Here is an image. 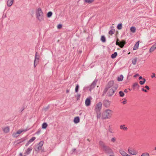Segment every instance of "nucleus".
Wrapping results in <instances>:
<instances>
[{"instance_id":"nucleus-1","label":"nucleus","mask_w":156,"mask_h":156,"mask_svg":"<svg viewBox=\"0 0 156 156\" xmlns=\"http://www.w3.org/2000/svg\"><path fill=\"white\" fill-rule=\"evenodd\" d=\"M113 81H111L108 84L107 90H108V94L109 96L113 95L117 89V87L113 86Z\"/></svg>"},{"instance_id":"nucleus-2","label":"nucleus","mask_w":156,"mask_h":156,"mask_svg":"<svg viewBox=\"0 0 156 156\" xmlns=\"http://www.w3.org/2000/svg\"><path fill=\"white\" fill-rule=\"evenodd\" d=\"M113 111L109 109L105 110L102 113V119H110L113 114Z\"/></svg>"},{"instance_id":"nucleus-3","label":"nucleus","mask_w":156,"mask_h":156,"mask_svg":"<svg viewBox=\"0 0 156 156\" xmlns=\"http://www.w3.org/2000/svg\"><path fill=\"white\" fill-rule=\"evenodd\" d=\"M36 16L37 19L40 22L44 21V13L41 8H38L36 10Z\"/></svg>"},{"instance_id":"nucleus-4","label":"nucleus","mask_w":156,"mask_h":156,"mask_svg":"<svg viewBox=\"0 0 156 156\" xmlns=\"http://www.w3.org/2000/svg\"><path fill=\"white\" fill-rule=\"evenodd\" d=\"M102 149L107 153H110L112 152V150L111 149L107 146L103 144H101Z\"/></svg>"},{"instance_id":"nucleus-5","label":"nucleus","mask_w":156,"mask_h":156,"mask_svg":"<svg viewBox=\"0 0 156 156\" xmlns=\"http://www.w3.org/2000/svg\"><path fill=\"white\" fill-rule=\"evenodd\" d=\"M44 142L42 141L40 142L37 148H34V150L36 154L39 151L42 150V146Z\"/></svg>"},{"instance_id":"nucleus-6","label":"nucleus","mask_w":156,"mask_h":156,"mask_svg":"<svg viewBox=\"0 0 156 156\" xmlns=\"http://www.w3.org/2000/svg\"><path fill=\"white\" fill-rule=\"evenodd\" d=\"M128 151L129 154L132 155H136L138 153L137 151H136L135 149L130 148L128 149Z\"/></svg>"},{"instance_id":"nucleus-7","label":"nucleus","mask_w":156,"mask_h":156,"mask_svg":"<svg viewBox=\"0 0 156 156\" xmlns=\"http://www.w3.org/2000/svg\"><path fill=\"white\" fill-rule=\"evenodd\" d=\"M102 106V103L99 102L97 103L95 107V111H100Z\"/></svg>"},{"instance_id":"nucleus-8","label":"nucleus","mask_w":156,"mask_h":156,"mask_svg":"<svg viewBox=\"0 0 156 156\" xmlns=\"http://www.w3.org/2000/svg\"><path fill=\"white\" fill-rule=\"evenodd\" d=\"M26 131V130L23 129H21L18 130L16 133H14L13 135L14 136H19V134H21L23 132L24 133Z\"/></svg>"},{"instance_id":"nucleus-9","label":"nucleus","mask_w":156,"mask_h":156,"mask_svg":"<svg viewBox=\"0 0 156 156\" xmlns=\"http://www.w3.org/2000/svg\"><path fill=\"white\" fill-rule=\"evenodd\" d=\"M119 128L121 130L127 131L128 129V128L125 125L122 124L120 126Z\"/></svg>"},{"instance_id":"nucleus-10","label":"nucleus","mask_w":156,"mask_h":156,"mask_svg":"<svg viewBox=\"0 0 156 156\" xmlns=\"http://www.w3.org/2000/svg\"><path fill=\"white\" fill-rule=\"evenodd\" d=\"M33 148L31 147H29L26 150H25V154H26L27 156V155L29 154L31 151H32Z\"/></svg>"},{"instance_id":"nucleus-11","label":"nucleus","mask_w":156,"mask_h":156,"mask_svg":"<svg viewBox=\"0 0 156 156\" xmlns=\"http://www.w3.org/2000/svg\"><path fill=\"white\" fill-rule=\"evenodd\" d=\"M97 82V80H94L92 83L91 85L90 86V91H91V90L95 87Z\"/></svg>"},{"instance_id":"nucleus-12","label":"nucleus","mask_w":156,"mask_h":156,"mask_svg":"<svg viewBox=\"0 0 156 156\" xmlns=\"http://www.w3.org/2000/svg\"><path fill=\"white\" fill-rule=\"evenodd\" d=\"M97 82V80H94L92 83L91 85L90 86V91H91V90L95 87Z\"/></svg>"},{"instance_id":"nucleus-13","label":"nucleus","mask_w":156,"mask_h":156,"mask_svg":"<svg viewBox=\"0 0 156 156\" xmlns=\"http://www.w3.org/2000/svg\"><path fill=\"white\" fill-rule=\"evenodd\" d=\"M85 105L87 106H89L90 104V99L89 98H87L85 101Z\"/></svg>"},{"instance_id":"nucleus-14","label":"nucleus","mask_w":156,"mask_h":156,"mask_svg":"<svg viewBox=\"0 0 156 156\" xmlns=\"http://www.w3.org/2000/svg\"><path fill=\"white\" fill-rule=\"evenodd\" d=\"M110 105V102L109 101L105 100L104 101V105L106 108L108 107Z\"/></svg>"},{"instance_id":"nucleus-15","label":"nucleus","mask_w":156,"mask_h":156,"mask_svg":"<svg viewBox=\"0 0 156 156\" xmlns=\"http://www.w3.org/2000/svg\"><path fill=\"white\" fill-rule=\"evenodd\" d=\"M156 49V44H154L151 48L149 50V52H153Z\"/></svg>"},{"instance_id":"nucleus-16","label":"nucleus","mask_w":156,"mask_h":156,"mask_svg":"<svg viewBox=\"0 0 156 156\" xmlns=\"http://www.w3.org/2000/svg\"><path fill=\"white\" fill-rule=\"evenodd\" d=\"M4 132L5 133H7L9 131V126H6L4 127L2 129Z\"/></svg>"},{"instance_id":"nucleus-17","label":"nucleus","mask_w":156,"mask_h":156,"mask_svg":"<svg viewBox=\"0 0 156 156\" xmlns=\"http://www.w3.org/2000/svg\"><path fill=\"white\" fill-rule=\"evenodd\" d=\"M14 0H8L7 2V5L8 6L10 7L13 4Z\"/></svg>"},{"instance_id":"nucleus-18","label":"nucleus","mask_w":156,"mask_h":156,"mask_svg":"<svg viewBox=\"0 0 156 156\" xmlns=\"http://www.w3.org/2000/svg\"><path fill=\"white\" fill-rule=\"evenodd\" d=\"M35 139V137H33L32 138H31L28 141V142L26 144V146H28L31 142H33Z\"/></svg>"},{"instance_id":"nucleus-19","label":"nucleus","mask_w":156,"mask_h":156,"mask_svg":"<svg viewBox=\"0 0 156 156\" xmlns=\"http://www.w3.org/2000/svg\"><path fill=\"white\" fill-rule=\"evenodd\" d=\"M139 41H137L135 44L133 48V50H136L138 49L139 45Z\"/></svg>"},{"instance_id":"nucleus-20","label":"nucleus","mask_w":156,"mask_h":156,"mask_svg":"<svg viewBox=\"0 0 156 156\" xmlns=\"http://www.w3.org/2000/svg\"><path fill=\"white\" fill-rule=\"evenodd\" d=\"M37 52L36 53V55H35V59L34 61V67H36V65H35V62H38V60H39V58L38 57H37Z\"/></svg>"},{"instance_id":"nucleus-21","label":"nucleus","mask_w":156,"mask_h":156,"mask_svg":"<svg viewBox=\"0 0 156 156\" xmlns=\"http://www.w3.org/2000/svg\"><path fill=\"white\" fill-rule=\"evenodd\" d=\"M80 122V118L78 117H77L74 119V122L75 123H77Z\"/></svg>"},{"instance_id":"nucleus-22","label":"nucleus","mask_w":156,"mask_h":156,"mask_svg":"<svg viewBox=\"0 0 156 156\" xmlns=\"http://www.w3.org/2000/svg\"><path fill=\"white\" fill-rule=\"evenodd\" d=\"M136 30V29L135 27H132L130 28V30L131 32L133 33H134L135 32Z\"/></svg>"},{"instance_id":"nucleus-23","label":"nucleus","mask_w":156,"mask_h":156,"mask_svg":"<svg viewBox=\"0 0 156 156\" xmlns=\"http://www.w3.org/2000/svg\"><path fill=\"white\" fill-rule=\"evenodd\" d=\"M123 78V76L122 75H121L120 76H119L117 77V80L119 81H122Z\"/></svg>"},{"instance_id":"nucleus-24","label":"nucleus","mask_w":156,"mask_h":156,"mask_svg":"<svg viewBox=\"0 0 156 156\" xmlns=\"http://www.w3.org/2000/svg\"><path fill=\"white\" fill-rule=\"evenodd\" d=\"M95 0H84L85 3L88 4H91L94 2Z\"/></svg>"},{"instance_id":"nucleus-25","label":"nucleus","mask_w":156,"mask_h":156,"mask_svg":"<svg viewBox=\"0 0 156 156\" xmlns=\"http://www.w3.org/2000/svg\"><path fill=\"white\" fill-rule=\"evenodd\" d=\"M97 113V117L98 119H100L101 116V113L100 111H96Z\"/></svg>"},{"instance_id":"nucleus-26","label":"nucleus","mask_w":156,"mask_h":156,"mask_svg":"<svg viewBox=\"0 0 156 156\" xmlns=\"http://www.w3.org/2000/svg\"><path fill=\"white\" fill-rule=\"evenodd\" d=\"M137 60V58H133L132 60V64L135 65L136 64V62Z\"/></svg>"},{"instance_id":"nucleus-27","label":"nucleus","mask_w":156,"mask_h":156,"mask_svg":"<svg viewBox=\"0 0 156 156\" xmlns=\"http://www.w3.org/2000/svg\"><path fill=\"white\" fill-rule=\"evenodd\" d=\"M125 41H122V42H120V47L121 48H122L124 44H125Z\"/></svg>"},{"instance_id":"nucleus-28","label":"nucleus","mask_w":156,"mask_h":156,"mask_svg":"<svg viewBox=\"0 0 156 156\" xmlns=\"http://www.w3.org/2000/svg\"><path fill=\"white\" fill-rule=\"evenodd\" d=\"M117 55V53L116 52H115L113 54H112L111 55V58H115Z\"/></svg>"},{"instance_id":"nucleus-29","label":"nucleus","mask_w":156,"mask_h":156,"mask_svg":"<svg viewBox=\"0 0 156 156\" xmlns=\"http://www.w3.org/2000/svg\"><path fill=\"white\" fill-rule=\"evenodd\" d=\"M48 126V125L46 123H44L42 125V128L44 129H46Z\"/></svg>"},{"instance_id":"nucleus-30","label":"nucleus","mask_w":156,"mask_h":156,"mask_svg":"<svg viewBox=\"0 0 156 156\" xmlns=\"http://www.w3.org/2000/svg\"><path fill=\"white\" fill-rule=\"evenodd\" d=\"M115 32V29H112L111 30L109 31V34H110L111 35H112Z\"/></svg>"},{"instance_id":"nucleus-31","label":"nucleus","mask_w":156,"mask_h":156,"mask_svg":"<svg viewBox=\"0 0 156 156\" xmlns=\"http://www.w3.org/2000/svg\"><path fill=\"white\" fill-rule=\"evenodd\" d=\"M143 81L140 80L139 82L140 84L141 85L144 84L146 81V80L145 79L143 78Z\"/></svg>"},{"instance_id":"nucleus-32","label":"nucleus","mask_w":156,"mask_h":156,"mask_svg":"<svg viewBox=\"0 0 156 156\" xmlns=\"http://www.w3.org/2000/svg\"><path fill=\"white\" fill-rule=\"evenodd\" d=\"M119 94L120 96L121 97H123L125 95L124 93L122 91H119Z\"/></svg>"},{"instance_id":"nucleus-33","label":"nucleus","mask_w":156,"mask_h":156,"mask_svg":"<svg viewBox=\"0 0 156 156\" xmlns=\"http://www.w3.org/2000/svg\"><path fill=\"white\" fill-rule=\"evenodd\" d=\"M122 28V23L119 24L117 26V28L119 30H121Z\"/></svg>"},{"instance_id":"nucleus-34","label":"nucleus","mask_w":156,"mask_h":156,"mask_svg":"<svg viewBox=\"0 0 156 156\" xmlns=\"http://www.w3.org/2000/svg\"><path fill=\"white\" fill-rule=\"evenodd\" d=\"M101 41L103 42H105L106 41V39L105 37L104 36H101Z\"/></svg>"},{"instance_id":"nucleus-35","label":"nucleus","mask_w":156,"mask_h":156,"mask_svg":"<svg viewBox=\"0 0 156 156\" xmlns=\"http://www.w3.org/2000/svg\"><path fill=\"white\" fill-rule=\"evenodd\" d=\"M52 15V13L51 12H48L47 14V16L48 17H51Z\"/></svg>"},{"instance_id":"nucleus-36","label":"nucleus","mask_w":156,"mask_h":156,"mask_svg":"<svg viewBox=\"0 0 156 156\" xmlns=\"http://www.w3.org/2000/svg\"><path fill=\"white\" fill-rule=\"evenodd\" d=\"M141 156H150V155L148 153L145 152L142 153Z\"/></svg>"},{"instance_id":"nucleus-37","label":"nucleus","mask_w":156,"mask_h":156,"mask_svg":"<svg viewBox=\"0 0 156 156\" xmlns=\"http://www.w3.org/2000/svg\"><path fill=\"white\" fill-rule=\"evenodd\" d=\"M79 86L78 84L76 85V87L75 89V91L76 92H77L78 91V90L79 88Z\"/></svg>"},{"instance_id":"nucleus-38","label":"nucleus","mask_w":156,"mask_h":156,"mask_svg":"<svg viewBox=\"0 0 156 156\" xmlns=\"http://www.w3.org/2000/svg\"><path fill=\"white\" fill-rule=\"evenodd\" d=\"M108 131L111 132V133H112L113 132V130L112 129V128L111 127V126L109 125V127L108 129Z\"/></svg>"},{"instance_id":"nucleus-39","label":"nucleus","mask_w":156,"mask_h":156,"mask_svg":"<svg viewBox=\"0 0 156 156\" xmlns=\"http://www.w3.org/2000/svg\"><path fill=\"white\" fill-rule=\"evenodd\" d=\"M18 156H27L26 154H25V153L22 154V153H20L19 155Z\"/></svg>"},{"instance_id":"nucleus-40","label":"nucleus","mask_w":156,"mask_h":156,"mask_svg":"<svg viewBox=\"0 0 156 156\" xmlns=\"http://www.w3.org/2000/svg\"><path fill=\"white\" fill-rule=\"evenodd\" d=\"M151 78H153L154 77H155V78H156V76H155V74L154 73H152V75L151 76Z\"/></svg>"},{"instance_id":"nucleus-41","label":"nucleus","mask_w":156,"mask_h":156,"mask_svg":"<svg viewBox=\"0 0 156 156\" xmlns=\"http://www.w3.org/2000/svg\"><path fill=\"white\" fill-rule=\"evenodd\" d=\"M138 84L137 83H135L133 84V86L134 87H136L137 86H138Z\"/></svg>"},{"instance_id":"nucleus-42","label":"nucleus","mask_w":156,"mask_h":156,"mask_svg":"<svg viewBox=\"0 0 156 156\" xmlns=\"http://www.w3.org/2000/svg\"><path fill=\"white\" fill-rule=\"evenodd\" d=\"M116 139L114 137L112 138V139L111 140L112 142H114L115 140Z\"/></svg>"},{"instance_id":"nucleus-43","label":"nucleus","mask_w":156,"mask_h":156,"mask_svg":"<svg viewBox=\"0 0 156 156\" xmlns=\"http://www.w3.org/2000/svg\"><path fill=\"white\" fill-rule=\"evenodd\" d=\"M142 90L143 91H144L145 92H147V91L145 89L143 88L142 89Z\"/></svg>"},{"instance_id":"nucleus-44","label":"nucleus","mask_w":156,"mask_h":156,"mask_svg":"<svg viewBox=\"0 0 156 156\" xmlns=\"http://www.w3.org/2000/svg\"><path fill=\"white\" fill-rule=\"evenodd\" d=\"M62 27V25L61 24H59L58 26V29Z\"/></svg>"},{"instance_id":"nucleus-45","label":"nucleus","mask_w":156,"mask_h":156,"mask_svg":"<svg viewBox=\"0 0 156 156\" xmlns=\"http://www.w3.org/2000/svg\"><path fill=\"white\" fill-rule=\"evenodd\" d=\"M116 45H118L120 46V43H119V42L116 41Z\"/></svg>"},{"instance_id":"nucleus-46","label":"nucleus","mask_w":156,"mask_h":156,"mask_svg":"<svg viewBox=\"0 0 156 156\" xmlns=\"http://www.w3.org/2000/svg\"><path fill=\"white\" fill-rule=\"evenodd\" d=\"M145 88L148 90L150 89L149 87L147 86H146Z\"/></svg>"},{"instance_id":"nucleus-47","label":"nucleus","mask_w":156,"mask_h":156,"mask_svg":"<svg viewBox=\"0 0 156 156\" xmlns=\"http://www.w3.org/2000/svg\"><path fill=\"white\" fill-rule=\"evenodd\" d=\"M126 101H123V102H122V103L123 104H126Z\"/></svg>"},{"instance_id":"nucleus-48","label":"nucleus","mask_w":156,"mask_h":156,"mask_svg":"<svg viewBox=\"0 0 156 156\" xmlns=\"http://www.w3.org/2000/svg\"><path fill=\"white\" fill-rule=\"evenodd\" d=\"M124 92L126 93H127L128 92V91L126 89H125L124 90Z\"/></svg>"},{"instance_id":"nucleus-49","label":"nucleus","mask_w":156,"mask_h":156,"mask_svg":"<svg viewBox=\"0 0 156 156\" xmlns=\"http://www.w3.org/2000/svg\"><path fill=\"white\" fill-rule=\"evenodd\" d=\"M143 79L142 78V76H140L139 78V80H141V79H142L143 80Z\"/></svg>"},{"instance_id":"nucleus-50","label":"nucleus","mask_w":156,"mask_h":156,"mask_svg":"<svg viewBox=\"0 0 156 156\" xmlns=\"http://www.w3.org/2000/svg\"><path fill=\"white\" fill-rule=\"evenodd\" d=\"M138 75H139V74H137L135 75H134V77H136L137 76H138Z\"/></svg>"},{"instance_id":"nucleus-51","label":"nucleus","mask_w":156,"mask_h":156,"mask_svg":"<svg viewBox=\"0 0 156 156\" xmlns=\"http://www.w3.org/2000/svg\"><path fill=\"white\" fill-rule=\"evenodd\" d=\"M69 92V90H66V92L67 93H68V92Z\"/></svg>"},{"instance_id":"nucleus-52","label":"nucleus","mask_w":156,"mask_h":156,"mask_svg":"<svg viewBox=\"0 0 156 156\" xmlns=\"http://www.w3.org/2000/svg\"><path fill=\"white\" fill-rule=\"evenodd\" d=\"M119 40L118 39H117V40L116 41L119 42Z\"/></svg>"},{"instance_id":"nucleus-53","label":"nucleus","mask_w":156,"mask_h":156,"mask_svg":"<svg viewBox=\"0 0 156 156\" xmlns=\"http://www.w3.org/2000/svg\"><path fill=\"white\" fill-rule=\"evenodd\" d=\"M109 156H114L113 155H110Z\"/></svg>"},{"instance_id":"nucleus-54","label":"nucleus","mask_w":156,"mask_h":156,"mask_svg":"<svg viewBox=\"0 0 156 156\" xmlns=\"http://www.w3.org/2000/svg\"><path fill=\"white\" fill-rule=\"evenodd\" d=\"M155 150H156V147H155Z\"/></svg>"}]
</instances>
